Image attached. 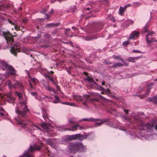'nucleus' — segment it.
Returning a JSON list of instances; mask_svg holds the SVG:
<instances>
[{"label":"nucleus","mask_w":157,"mask_h":157,"mask_svg":"<svg viewBox=\"0 0 157 157\" xmlns=\"http://www.w3.org/2000/svg\"><path fill=\"white\" fill-rule=\"evenodd\" d=\"M41 126L43 129L46 131H48L49 130V127H51V124H47L45 123H43L41 124Z\"/></svg>","instance_id":"20"},{"label":"nucleus","mask_w":157,"mask_h":157,"mask_svg":"<svg viewBox=\"0 0 157 157\" xmlns=\"http://www.w3.org/2000/svg\"><path fill=\"white\" fill-rule=\"evenodd\" d=\"M53 10L52 9L51 10V11L48 14H51L52 13H53Z\"/></svg>","instance_id":"55"},{"label":"nucleus","mask_w":157,"mask_h":157,"mask_svg":"<svg viewBox=\"0 0 157 157\" xmlns=\"http://www.w3.org/2000/svg\"><path fill=\"white\" fill-rule=\"evenodd\" d=\"M126 10V9L125 8L124 6V7H122L121 6H120L119 9V14L121 16H122L124 14V12Z\"/></svg>","instance_id":"22"},{"label":"nucleus","mask_w":157,"mask_h":157,"mask_svg":"<svg viewBox=\"0 0 157 157\" xmlns=\"http://www.w3.org/2000/svg\"><path fill=\"white\" fill-rule=\"evenodd\" d=\"M79 127V128L80 130H82L84 128V127L82 126H79V125L78 124H76L71 127V129H69L68 130H71V131H75L77 130V128Z\"/></svg>","instance_id":"19"},{"label":"nucleus","mask_w":157,"mask_h":157,"mask_svg":"<svg viewBox=\"0 0 157 157\" xmlns=\"http://www.w3.org/2000/svg\"><path fill=\"white\" fill-rule=\"evenodd\" d=\"M123 65L121 63H118L115 64L113 66V67H121L123 66Z\"/></svg>","instance_id":"32"},{"label":"nucleus","mask_w":157,"mask_h":157,"mask_svg":"<svg viewBox=\"0 0 157 157\" xmlns=\"http://www.w3.org/2000/svg\"><path fill=\"white\" fill-rule=\"evenodd\" d=\"M47 10L46 9H44L42 11H41L40 12L42 13L43 14H44Z\"/></svg>","instance_id":"48"},{"label":"nucleus","mask_w":157,"mask_h":157,"mask_svg":"<svg viewBox=\"0 0 157 157\" xmlns=\"http://www.w3.org/2000/svg\"><path fill=\"white\" fill-rule=\"evenodd\" d=\"M16 121L17 124L21 127L25 128L27 130L31 132L32 129L36 130V129L40 130L37 125L33 124L32 122L28 120L21 119L18 117L16 119Z\"/></svg>","instance_id":"4"},{"label":"nucleus","mask_w":157,"mask_h":157,"mask_svg":"<svg viewBox=\"0 0 157 157\" xmlns=\"http://www.w3.org/2000/svg\"><path fill=\"white\" fill-rule=\"evenodd\" d=\"M26 50H24V49H23L22 52H24L26 54H27V53L26 52Z\"/></svg>","instance_id":"56"},{"label":"nucleus","mask_w":157,"mask_h":157,"mask_svg":"<svg viewBox=\"0 0 157 157\" xmlns=\"http://www.w3.org/2000/svg\"><path fill=\"white\" fill-rule=\"evenodd\" d=\"M31 81L34 84H36L37 82V79H35V78H30Z\"/></svg>","instance_id":"34"},{"label":"nucleus","mask_w":157,"mask_h":157,"mask_svg":"<svg viewBox=\"0 0 157 157\" xmlns=\"http://www.w3.org/2000/svg\"><path fill=\"white\" fill-rule=\"evenodd\" d=\"M154 33V32H151L148 33V34L147 35L146 38L148 37V36H151Z\"/></svg>","instance_id":"42"},{"label":"nucleus","mask_w":157,"mask_h":157,"mask_svg":"<svg viewBox=\"0 0 157 157\" xmlns=\"http://www.w3.org/2000/svg\"><path fill=\"white\" fill-rule=\"evenodd\" d=\"M124 110L126 112V114H127L128 113V112L129 111L128 110H126L124 109Z\"/></svg>","instance_id":"54"},{"label":"nucleus","mask_w":157,"mask_h":157,"mask_svg":"<svg viewBox=\"0 0 157 157\" xmlns=\"http://www.w3.org/2000/svg\"><path fill=\"white\" fill-rule=\"evenodd\" d=\"M59 23H51L50 24H48L46 25V26L47 27H54L55 26H58L59 25Z\"/></svg>","instance_id":"26"},{"label":"nucleus","mask_w":157,"mask_h":157,"mask_svg":"<svg viewBox=\"0 0 157 157\" xmlns=\"http://www.w3.org/2000/svg\"><path fill=\"white\" fill-rule=\"evenodd\" d=\"M73 98L76 101H85V102H83V104L84 105H86V101L90 100V96L88 95H84L83 97H81L78 95H74Z\"/></svg>","instance_id":"9"},{"label":"nucleus","mask_w":157,"mask_h":157,"mask_svg":"<svg viewBox=\"0 0 157 157\" xmlns=\"http://www.w3.org/2000/svg\"><path fill=\"white\" fill-rule=\"evenodd\" d=\"M47 77L48 78V79L53 82V83L54 84H56L55 82L54 81L53 79L50 77L49 76L46 75Z\"/></svg>","instance_id":"38"},{"label":"nucleus","mask_w":157,"mask_h":157,"mask_svg":"<svg viewBox=\"0 0 157 157\" xmlns=\"http://www.w3.org/2000/svg\"><path fill=\"white\" fill-rule=\"evenodd\" d=\"M44 98H48V97L47 96L45 95V96Z\"/></svg>","instance_id":"64"},{"label":"nucleus","mask_w":157,"mask_h":157,"mask_svg":"<svg viewBox=\"0 0 157 157\" xmlns=\"http://www.w3.org/2000/svg\"><path fill=\"white\" fill-rule=\"evenodd\" d=\"M146 40L147 43L149 44H150L151 42L154 41H156V40L154 38H151V40L149 39V38L147 37L146 38Z\"/></svg>","instance_id":"27"},{"label":"nucleus","mask_w":157,"mask_h":157,"mask_svg":"<svg viewBox=\"0 0 157 157\" xmlns=\"http://www.w3.org/2000/svg\"><path fill=\"white\" fill-rule=\"evenodd\" d=\"M8 85L10 87H13L14 88H16L17 87H19L21 88H23L22 85L21 83L18 82L14 84H13L11 82H9L8 83Z\"/></svg>","instance_id":"14"},{"label":"nucleus","mask_w":157,"mask_h":157,"mask_svg":"<svg viewBox=\"0 0 157 157\" xmlns=\"http://www.w3.org/2000/svg\"><path fill=\"white\" fill-rule=\"evenodd\" d=\"M85 80H87L89 83H90L91 85H93L94 84H96V83L94 81L93 79L90 77H87L86 79Z\"/></svg>","instance_id":"21"},{"label":"nucleus","mask_w":157,"mask_h":157,"mask_svg":"<svg viewBox=\"0 0 157 157\" xmlns=\"http://www.w3.org/2000/svg\"><path fill=\"white\" fill-rule=\"evenodd\" d=\"M27 20L26 19L24 18L23 20V22L24 23L26 22H27Z\"/></svg>","instance_id":"51"},{"label":"nucleus","mask_w":157,"mask_h":157,"mask_svg":"<svg viewBox=\"0 0 157 157\" xmlns=\"http://www.w3.org/2000/svg\"><path fill=\"white\" fill-rule=\"evenodd\" d=\"M72 29H77L75 28L74 26H73L72 27Z\"/></svg>","instance_id":"61"},{"label":"nucleus","mask_w":157,"mask_h":157,"mask_svg":"<svg viewBox=\"0 0 157 157\" xmlns=\"http://www.w3.org/2000/svg\"><path fill=\"white\" fill-rule=\"evenodd\" d=\"M85 9L87 10H90V8L89 7H87Z\"/></svg>","instance_id":"59"},{"label":"nucleus","mask_w":157,"mask_h":157,"mask_svg":"<svg viewBox=\"0 0 157 157\" xmlns=\"http://www.w3.org/2000/svg\"><path fill=\"white\" fill-rule=\"evenodd\" d=\"M56 86L57 88V90H59L60 89L59 87L57 85H56Z\"/></svg>","instance_id":"52"},{"label":"nucleus","mask_w":157,"mask_h":157,"mask_svg":"<svg viewBox=\"0 0 157 157\" xmlns=\"http://www.w3.org/2000/svg\"><path fill=\"white\" fill-rule=\"evenodd\" d=\"M132 5L133 7H136L141 6V4L139 2H132Z\"/></svg>","instance_id":"28"},{"label":"nucleus","mask_w":157,"mask_h":157,"mask_svg":"<svg viewBox=\"0 0 157 157\" xmlns=\"http://www.w3.org/2000/svg\"><path fill=\"white\" fill-rule=\"evenodd\" d=\"M45 89L49 91H52L54 93H55V90L50 87L48 85L45 86Z\"/></svg>","instance_id":"24"},{"label":"nucleus","mask_w":157,"mask_h":157,"mask_svg":"<svg viewBox=\"0 0 157 157\" xmlns=\"http://www.w3.org/2000/svg\"><path fill=\"white\" fill-rule=\"evenodd\" d=\"M43 146V144L42 142H40L38 144H34L33 147L30 146L29 148L22 155L19 157H33L32 153L34 151L39 150Z\"/></svg>","instance_id":"6"},{"label":"nucleus","mask_w":157,"mask_h":157,"mask_svg":"<svg viewBox=\"0 0 157 157\" xmlns=\"http://www.w3.org/2000/svg\"><path fill=\"white\" fill-rule=\"evenodd\" d=\"M157 96H155L152 98H148L147 99V101L148 102H152L154 103L157 104Z\"/></svg>","instance_id":"18"},{"label":"nucleus","mask_w":157,"mask_h":157,"mask_svg":"<svg viewBox=\"0 0 157 157\" xmlns=\"http://www.w3.org/2000/svg\"><path fill=\"white\" fill-rule=\"evenodd\" d=\"M30 93L33 96H34L35 98H36V97L37 96L36 92H31Z\"/></svg>","instance_id":"40"},{"label":"nucleus","mask_w":157,"mask_h":157,"mask_svg":"<svg viewBox=\"0 0 157 157\" xmlns=\"http://www.w3.org/2000/svg\"><path fill=\"white\" fill-rule=\"evenodd\" d=\"M153 86L152 83H150L148 84L147 87V91L146 93L142 95H138L137 96L140 97V98L142 99L147 97L148 95L150 93V91L152 86Z\"/></svg>","instance_id":"11"},{"label":"nucleus","mask_w":157,"mask_h":157,"mask_svg":"<svg viewBox=\"0 0 157 157\" xmlns=\"http://www.w3.org/2000/svg\"><path fill=\"white\" fill-rule=\"evenodd\" d=\"M46 143L50 146L52 148H55L56 144L53 140L50 139H46L45 140Z\"/></svg>","instance_id":"13"},{"label":"nucleus","mask_w":157,"mask_h":157,"mask_svg":"<svg viewBox=\"0 0 157 157\" xmlns=\"http://www.w3.org/2000/svg\"><path fill=\"white\" fill-rule=\"evenodd\" d=\"M55 100L52 101V102L55 103H57L60 102V100L59 98L57 96H55Z\"/></svg>","instance_id":"31"},{"label":"nucleus","mask_w":157,"mask_h":157,"mask_svg":"<svg viewBox=\"0 0 157 157\" xmlns=\"http://www.w3.org/2000/svg\"><path fill=\"white\" fill-rule=\"evenodd\" d=\"M0 115L2 117L3 116H4V114L2 113H0Z\"/></svg>","instance_id":"57"},{"label":"nucleus","mask_w":157,"mask_h":157,"mask_svg":"<svg viewBox=\"0 0 157 157\" xmlns=\"http://www.w3.org/2000/svg\"><path fill=\"white\" fill-rule=\"evenodd\" d=\"M1 33L4 36L9 46L10 45H11V48L10 50V52L14 56H16L17 52H20L19 44L16 43L14 44L13 45H12V44L14 41L13 39L12 35L8 31H0V34Z\"/></svg>","instance_id":"1"},{"label":"nucleus","mask_w":157,"mask_h":157,"mask_svg":"<svg viewBox=\"0 0 157 157\" xmlns=\"http://www.w3.org/2000/svg\"><path fill=\"white\" fill-rule=\"evenodd\" d=\"M128 61L129 62H134L135 61V58L134 57H129L128 59Z\"/></svg>","instance_id":"37"},{"label":"nucleus","mask_w":157,"mask_h":157,"mask_svg":"<svg viewBox=\"0 0 157 157\" xmlns=\"http://www.w3.org/2000/svg\"><path fill=\"white\" fill-rule=\"evenodd\" d=\"M30 87L31 88H33L32 85V84L30 83Z\"/></svg>","instance_id":"62"},{"label":"nucleus","mask_w":157,"mask_h":157,"mask_svg":"<svg viewBox=\"0 0 157 157\" xmlns=\"http://www.w3.org/2000/svg\"><path fill=\"white\" fill-rule=\"evenodd\" d=\"M10 6H5L4 5V2L3 1H0V24L2 25V23H7L9 22L11 24L14 25V28L16 30H20V27L18 26L16 22H13L11 20L9 19L6 13H3V12L8 9Z\"/></svg>","instance_id":"3"},{"label":"nucleus","mask_w":157,"mask_h":157,"mask_svg":"<svg viewBox=\"0 0 157 157\" xmlns=\"http://www.w3.org/2000/svg\"><path fill=\"white\" fill-rule=\"evenodd\" d=\"M108 101H109V103H112V105H115L116 104L114 102H113L111 100H110L109 99Z\"/></svg>","instance_id":"44"},{"label":"nucleus","mask_w":157,"mask_h":157,"mask_svg":"<svg viewBox=\"0 0 157 157\" xmlns=\"http://www.w3.org/2000/svg\"><path fill=\"white\" fill-rule=\"evenodd\" d=\"M114 59H115L117 60H121L122 62H123V59L121 58L120 56H116L114 57Z\"/></svg>","instance_id":"33"},{"label":"nucleus","mask_w":157,"mask_h":157,"mask_svg":"<svg viewBox=\"0 0 157 157\" xmlns=\"http://www.w3.org/2000/svg\"><path fill=\"white\" fill-rule=\"evenodd\" d=\"M0 66L3 70H6V73L9 75L15 76L16 71L12 66L9 65L3 60L0 61Z\"/></svg>","instance_id":"7"},{"label":"nucleus","mask_w":157,"mask_h":157,"mask_svg":"<svg viewBox=\"0 0 157 157\" xmlns=\"http://www.w3.org/2000/svg\"><path fill=\"white\" fill-rule=\"evenodd\" d=\"M78 139L80 140H82L84 139V136L80 134H76L73 135H67L65 137L66 141H69L73 140Z\"/></svg>","instance_id":"8"},{"label":"nucleus","mask_w":157,"mask_h":157,"mask_svg":"<svg viewBox=\"0 0 157 157\" xmlns=\"http://www.w3.org/2000/svg\"><path fill=\"white\" fill-rule=\"evenodd\" d=\"M2 78V76H1V75H0V80H1ZM1 81H0V84H1Z\"/></svg>","instance_id":"60"},{"label":"nucleus","mask_w":157,"mask_h":157,"mask_svg":"<svg viewBox=\"0 0 157 157\" xmlns=\"http://www.w3.org/2000/svg\"><path fill=\"white\" fill-rule=\"evenodd\" d=\"M69 122L71 124H73L75 123V122L71 119L69 120Z\"/></svg>","instance_id":"46"},{"label":"nucleus","mask_w":157,"mask_h":157,"mask_svg":"<svg viewBox=\"0 0 157 157\" xmlns=\"http://www.w3.org/2000/svg\"><path fill=\"white\" fill-rule=\"evenodd\" d=\"M69 105L72 106H75V104L72 103H69Z\"/></svg>","instance_id":"50"},{"label":"nucleus","mask_w":157,"mask_h":157,"mask_svg":"<svg viewBox=\"0 0 157 157\" xmlns=\"http://www.w3.org/2000/svg\"><path fill=\"white\" fill-rule=\"evenodd\" d=\"M71 9H72L73 10H71V12H74L75 11V7L74 6H73V7H71Z\"/></svg>","instance_id":"43"},{"label":"nucleus","mask_w":157,"mask_h":157,"mask_svg":"<svg viewBox=\"0 0 157 157\" xmlns=\"http://www.w3.org/2000/svg\"><path fill=\"white\" fill-rule=\"evenodd\" d=\"M133 52L135 53H140V52L138 50H135L132 51Z\"/></svg>","instance_id":"47"},{"label":"nucleus","mask_w":157,"mask_h":157,"mask_svg":"<svg viewBox=\"0 0 157 157\" xmlns=\"http://www.w3.org/2000/svg\"><path fill=\"white\" fill-rule=\"evenodd\" d=\"M109 97H111L113 99H115L116 100L118 101V99L115 97L113 94H112L110 92V91L109 89Z\"/></svg>","instance_id":"25"},{"label":"nucleus","mask_w":157,"mask_h":157,"mask_svg":"<svg viewBox=\"0 0 157 157\" xmlns=\"http://www.w3.org/2000/svg\"><path fill=\"white\" fill-rule=\"evenodd\" d=\"M109 19H110V21H112L113 22H115L116 21V19L113 16H110Z\"/></svg>","instance_id":"35"},{"label":"nucleus","mask_w":157,"mask_h":157,"mask_svg":"<svg viewBox=\"0 0 157 157\" xmlns=\"http://www.w3.org/2000/svg\"><path fill=\"white\" fill-rule=\"evenodd\" d=\"M68 151L72 153L85 151L86 149V147L80 142L71 143L68 146Z\"/></svg>","instance_id":"5"},{"label":"nucleus","mask_w":157,"mask_h":157,"mask_svg":"<svg viewBox=\"0 0 157 157\" xmlns=\"http://www.w3.org/2000/svg\"><path fill=\"white\" fill-rule=\"evenodd\" d=\"M17 95L19 99V104L16 108V112L19 117H25L26 116V113L28 111L26 105V98L25 96H22L21 94L20 93H17Z\"/></svg>","instance_id":"2"},{"label":"nucleus","mask_w":157,"mask_h":157,"mask_svg":"<svg viewBox=\"0 0 157 157\" xmlns=\"http://www.w3.org/2000/svg\"><path fill=\"white\" fill-rule=\"evenodd\" d=\"M108 121L107 119H104L101 120V122L99 123H96L94 125H97V126H99L101 125L104 122H106ZM94 127H96L97 126H94Z\"/></svg>","instance_id":"23"},{"label":"nucleus","mask_w":157,"mask_h":157,"mask_svg":"<svg viewBox=\"0 0 157 157\" xmlns=\"http://www.w3.org/2000/svg\"><path fill=\"white\" fill-rule=\"evenodd\" d=\"M46 19H48L49 17V16L48 15V14H46Z\"/></svg>","instance_id":"53"},{"label":"nucleus","mask_w":157,"mask_h":157,"mask_svg":"<svg viewBox=\"0 0 157 157\" xmlns=\"http://www.w3.org/2000/svg\"><path fill=\"white\" fill-rule=\"evenodd\" d=\"M129 43V40H127V41H125L122 44L124 46H126Z\"/></svg>","instance_id":"41"},{"label":"nucleus","mask_w":157,"mask_h":157,"mask_svg":"<svg viewBox=\"0 0 157 157\" xmlns=\"http://www.w3.org/2000/svg\"><path fill=\"white\" fill-rule=\"evenodd\" d=\"M129 21H130V23L132 24L133 23V22L132 20H130Z\"/></svg>","instance_id":"58"},{"label":"nucleus","mask_w":157,"mask_h":157,"mask_svg":"<svg viewBox=\"0 0 157 157\" xmlns=\"http://www.w3.org/2000/svg\"><path fill=\"white\" fill-rule=\"evenodd\" d=\"M100 120L99 119H95L93 118H84L80 120L78 122H82V121H99Z\"/></svg>","instance_id":"15"},{"label":"nucleus","mask_w":157,"mask_h":157,"mask_svg":"<svg viewBox=\"0 0 157 157\" xmlns=\"http://www.w3.org/2000/svg\"><path fill=\"white\" fill-rule=\"evenodd\" d=\"M42 116L44 119H46L48 117L47 114L46 113L45 110L44 109L42 110Z\"/></svg>","instance_id":"30"},{"label":"nucleus","mask_w":157,"mask_h":157,"mask_svg":"<svg viewBox=\"0 0 157 157\" xmlns=\"http://www.w3.org/2000/svg\"><path fill=\"white\" fill-rule=\"evenodd\" d=\"M69 129H70V128H68L67 129H66L64 128L63 127H59V130L60 131H66V130H68Z\"/></svg>","instance_id":"39"},{"label":"nucleus","mask_w":157,"mask_h":157,"mask_svg":"<svg viewBox=\"0 0 157 157\" xmlns=\"http://www.w3.org/2000/svg\"><path fill=\"white\" fill-rule=\"evenodd\" d=\"M139 33L137 31H133L131 33L130 36H129V39H134L135 37L139 36Z\"/></svg>","instance_id":"17"},{"label":"nucleus","mask_w":157,"mask_h":157,"mask_svg":"<svg viewBox=\"0 0 157 157\" xmlns=\"http://www.w3.org/2000/svg\"><path fill=\"white\" fill-rule=\"evenodd\" d=\"M62 103L63 104H65L67 105H69V103L67 102H62Z\"/></svg>","instance_id":"49"},{"label":"nucleus","mask_w":157,"mask_h":157,"mask_svg":"<svg viewBox=\"0 0 157 157\" xmlns=\"http://www.w3.org/2000/svg\"><path fill=\"white\" fill-rule=\"evenodd\" d=\"M35 98L39 100L40 101H41L44 99V98H42L41 96L38 95Z\"/></svg>","instance_id":"36"},{"label":"nucleus","mask_w":157,"mask_h":157,"mask_svg":"<svg viewBox=\"0 0 157 157\" xmlns=\"http://www.w3.org/2000/svg\"><path fill=\"white\" fill-rule=\"evenodd\" d=\"M5 98L6 100L10 103H13L14 101V98L12 96L11 93H8L5 96Z\"/></svg>","instance_id":"12"},{"label":"nucleus","mask_w":157,"mask_h":157,"mask_svg":"<svg viewBox=\"0 0 157 157\" xmlns=\"http://www.w3.org/2000/svg\"><path fill=\"white\" fill-rule=\"evenodd\" d=\"M144 126L148 132H150L155 128V130L157 129V124H155V121H152L151 123H148L145 124Z\"/></svg>","instance_id":"10"},{"label":"nucleus","mask_w":157,"mask_h":157,"mask_svg":"<svg viewBox=\"0 0 157 157\" xmlns=\"http://www.w3.org/2000/svg\"><path fill=\"white\" fill-rule=\"evenodd\" d=\"M50 73H51V74H53V72L52 71H50V72H49Z\"/></svg>","instance_id":"63"},{"label":"nucleus","mask_w":157,"mask_h":157,"mask_svg":"<svg viewBox=\"0 0 157 157\" xmlns=\"http://www.w3.org/2000/svg\"><path fill=\"white\" fill-rule=\"evenodd\" d=\"M97 37L95 36H90L87 37L86 38H85V40H90L92 39H95L97 38Z\"/></svg>","instance_id":"29"},{"label":"nucleus","mask_w":157,"mask_h":157,"mask_svg":"<svg viewBox=\"0 0 157 157\" xmlns=\"http://www.w3.org/2000/svg\"><path fill=\"white\" fill-rule=\"evenodd\" d=\"M132 5L131 4H128L127 5L124 6L125 7V8L126 9V8H127V7H130V6H131Z\"/></svg>","instance_id":"45"},{"label":"nucleus","mask_w":157,"mask_h":157,"mask_svg":"<svg viewBox=\"0 0 157 157\" xmlns=\"http://www.w3.org/2000/svg\"><path fill=\"white\" fill-rule=\"evenodd\" d=\"M134 119L137 124L140 125L141 126H143L144 125V122L141 119V118L138 117H135Z\"/></svg>","instance_id":"16"}]
</instances>
